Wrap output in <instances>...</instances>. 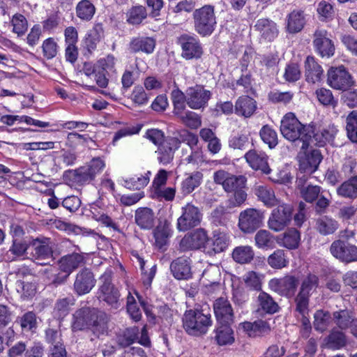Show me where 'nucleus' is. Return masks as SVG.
Here are the masks:
<instances>
[{
	"mask_svg": "<svg viewBox=\"0 0 357 357\" xmlns=\"http://www.w3.org/2000/svg\"><path fill=\"white\" fill-rule=\"evenodd\" d=\"M280 132L282 136L291 142L300 139L303 142L302 148L310 145V139L314 133L311 125H303L292 112L286 114L281 120Z\"/></svg>",
	"mask_w": 357,
	"mask_h": 357,
	"instance_id": "f257e3e1",
	"label": "nucleus"
},
{
	"mask_svg": "<svg viewBox=\"0 0 357 357\" xmlns=\"http://www.w3.org/2000/svg\"><path fill=\"white\" fill-rule=\"evenodd\" d=\"M319 278L317 275L309 273L301 280L298 292L294 298L295 312H306L309 307L310 296L317 292L319 287Z\"/></svg>",
	"mask_w": 357,
	"mask_h": 357,
	"instance_id": "f03ea898",
	"label": "nucleus"
},
{
	"mask_svg": "<svg viewBox=\"0 0 357 357\" xmlns=\"http://www.w3.org/2000/svg\"><path fill=\"white\" fill-rule=\"evenodd\" d=\"M211 324V315L205 314L199 310H188L183 317L184 329L192 335L205 334Z\"/></svg>",
	"mask_w": 357,
	"mask_h": 357,
	"instance_id": "7ed1b4c3",
	"label": "nucleus"
},
{
	"mask_svg": "<svg viewBox=\"0 0 357 357\" xmlns=\"http://www.w3.org/2000/svg\"><path fill=\"white\" fill-rule=\"evenodd\" d=\"M195 30L202 36L212 34L216 26L214 6L205 5L193 12Z\"/></svg>",
	"mask_w": 357,
	"mask_h": 357,
	"instance_id": "20e7f679",
	"label": "nucleus"
},
{
	"mask_svg": "<svg viewBox=\"0 0 357 357\" xmlns=\"http://www.w3.org/2000/svg\"><path fill=\"white\" fill-rule=\"evenodd\" d=\"M54 243L49 238L40 237L33 239L29 243L30 257L40 265H47L53 260Z\"/></svg>",
	"mask_w": 357,
	"mask_h": 357,
	"instance_id": "39448f33",
	"label": "nucleus"
},
{
	"mask_svg": "<svg viewBox=\"0 0 357 357\" xmlns=\"http://www.w3.org/2000/svg\"><path fill=\"white\" fill-rule=\"evenodd\" d=\"M342 169L349 178L337 188L336 193L342 198L356 199L357 198V165L349 162L344 165Z\"/></svg>",
	"mask_w": 357,
	"mask_h": 357,
	"instance_id": "423d86ee",
	"label": "nucleus"
},
{
	"mask_svg": "<svg viewBox=\"0 0 357 357\" xmlns=\"http://www.w3.org/2000/svg\"><path fill=\"white\" fill-rule=\"evenodd\" d=\"M264 219L261 210L248 208L239 213L238 226L245 234H252L261 227Z\"/></svg>",
	"mask_w": 357,
	"mask_h": 357,
	"instance_id": "0eeeda50",
	"label": "nucleus"
},
{
	"mask_svg": "<svg viewBox=\"0 0 357 357\" xmlns=\"http://www.w3.org/2000/svg\"><path fill=\"white\" fill-rule=\"evenodd\" d=\"M100 285L98 289V298L106 302L114 309L119 306V292L112 282V273L105 272L100 278Z\"/></svg>",
	"mask_w": 357,
	"mask_h": 357,
	"instance_id": "6e6552de",
	"label": "nucleus"
},
{
	"mask_svg": "<svg viewBox=\"0 0 357 357\" xmlns=\"http://www.w3.org/2000/svg\"><path fill=\"white\" fill-rule=\"evenodd\" d=\"M327 75V83L334 89L346 91L354 84L352 76L343 66L331 68Z\"/></svg>",
	"mask_w": 357,
	"mask_h": 357,
	"instance_id": "1a4fd4ad",
	"label": "nucleus"
},
{
	"mask_svg": "<svg viewBox=\"0 0 357 357\" xmlns=\"http://www.w3.org/2000/svg\"><path fill=\"white\" fill-rule=\"evenodd\" d=\"M292 216V207L286 204H278L274 208L268 218V227L275 231L283 230L291 222Z\"/></svg>",
	"mask_w": 357,
	"mask_h": 357,
	"instance_id": "9d476101",
	"label": "nucleus"
},
{
	"mask_svg": "<svg viewBox=\"0 0 357 357\" xmlns=\"http://www.w3.org/2000/svg\"><path fill=\"white\" fill-rule=\"evenodd\" d=\"M213 179L215 183L221 185L228 193L245 188L247 182L245 176H236L224 170L215 172Z\"/></svg>",
	"mask_w": 357,
	"mask_h": 357,
	"instance_id": "9b49d317",
	"label": "nucleus"
},
{
	"mask_svg": "<svg viewBox=\"0 0 357 357\" xmlns=\"http://www.w3.org/2000/svg\"><path fill=\"white\" fill-rule=\"evenodd\" d=\"M181 212V215L177 220V228L179 231H185L199 225L202 213L197 207L188 203L182 207Z\"/></svg>",
	"mask_w": 357,
	"mask_h": 357,
	"instance_id": "f8f14e48",
	"label": "nucleus"
},
{
	"mask_svg": "<svg viewBox=\"0 0 357 357\" xmlns=\"http://www.w3.org/2000/svg\"><path fill=\"white\" fill-rule=\"evenodd\" d=\"M298 284V278L294 275H286L281 278H273L268 282V287L272 291L287 298H291L294 296Z\"/></svg>",
	"mask_w": 357,
	"mask_h": 357,
	"instance_id": "ddd939ff",
	"label": "nucleus"
},
{
	"mask_svg": "<svg viewBox=\"0 0 357 357\" xmlns=\"http://www.w3.org/2000/svg\"><path fill=\"white\" fill-rule=\"evenodd\" d=\"M183 58L190 60L199 59L203 54L202 45L199 39L194 35L183 34L178 38Z\"/></svg>",
	"mask_w": 357,
	"mask_h": 357,
	"instance_id": "4468645a",
	"label": "nucleus"
},
{
	"mask_svg": "<svg viewBox=\"0 0 357 357\" xmlns=\"http://www.w3.org/2000/svg\"><path fill=\"white\" fill-rule=\"evenodd\" d=\"M331 255L341 261H357V247L341 240H336L330 247Z\"/></svg>",
	"mask_w": 357,
	"mask_h": 357,
	"instance_id": "2eb2a0df",
	"label": "nucleus"
},
{
	"mask_svg": "<svg viewBox=\"0 0 357 357\" xmlns=\"http://www.w3.org/2000/svg\"><path fill=\"white\" fill-rule=\"evenodd\" d=\"M313 45L317 52L321 57H330L334 54L335 47L331 36L324 29H317L314 33Z\"/></svg>",
	"mask_w": 357,
	"mask_h": 357,
	"instance_id": "dca6fc26",
	"label": "nucleus"
},
{
	"mask_svg": "<svg viewBox=\"0 0 357 357\" xmlns=\"http://www.w3.org/2000/svg\"><path fill=\"white\" fill-rule=\"evenodd\" d=\"M211 96V91L204 89L202 86L190 87L187 89V105L192 109L204 108Z\"/></svg>",
	"mask_w": 357,
	"mask_h": 357,
	"instance_id": "f3484780",
	"label": "nucleus"
},
{
	"mask_svg": "<svg viewBox=\"0 0 357 357\" xmlns=\"http://www.w3.org/2000/svg\"><path fill=\"white\" fill-rule=\"evenodd\" d=\"M181 142L176 137H169L160 144L157 153L158 162L163 165L169 164L174 158L176 150L180 146Z\"/></svg>",
	"mask_w": 357,
	"mask_h": 357,
	"instance_id": "a211bd4d",
	"label": "nucleus"
},
{
	"mask_svg": "<svg viewBox=\"0 0 357 357\" xmlns=\"http://www.w3.org/2000/svg\"><path fill=\"white\" fill-rule=\"evenodd\" d=\"M93 273L88 268L79 271L73 284L74 291L79 296L89 293L96 284Z\"/></svg>",
	"mask_w": 357,
	"mask_h": 357,
	"instance_id": "6ab92c4d",
	"label": "nucleus"
},
{
	"mask_svg": "<svg viewBox=\"0 0 357 357\" xmlns=\"http://www.w3.org/2000/svg\"><path fill=\"white\" fill-rule=\"evenodd\" d=\"M208 240L206 231L203 229H199L184 236L181 241L180 248L183 251L200 249L204 247Z\"/></svg>",
	"mask_w": 357,
	"mask_h": 357,
	"instance_id": "aec40b11",
	"label": "nucleus"
},
{
	"mask_svg": "<svg viewBox=\"0 0 357 357\" xmlns=\"http://www.w3.org/2000/svg\"><path fill=\"white\" fill-rule=\"evenodd\" d=\"M245 159L250 167L255 170H260L265 174H268L271 172L268 163V155L262 151L257 150H250L245 154Z\"/></svg>",
	"mask_w": 357,
	"mask_h": 357,
	"instance_id": "412c9836",
	"label": "nucleus"
},
{
	"mask_svg": "<svg viewBox=\"0 0 357 357\" xmlns=\"http://www.w3.org/2000/svg\"><path fill=\"white\" fill-rule=\"evenodd\" d=\"M213 310L220 324H230L233 322L234 312L229 301L224 298L215 300Z\"/></svg>",
	"mask_w": 357,
	"mask_h": 357,
	"instance_id": "4be33fe9",
	"label": "nucleus"
},
{
	"mask_svg": "<svg viewBox=\"0 0 357 357\" xmlns=\"http://www.w3.org/2000/svg\"><path fill=\"white\" fill-rule=\"evenodd\" d=\"M254 28L263 39L269 42L277 38L279 33L276 23L268 18L257 20Z\"/></svg>",
	"mask_w": 357,
	"mask_h": 357,
	"instance_id": "5701e85b",
	"label": "nucleus"
},
{
	"mask_svg": "<svg viewBox=\"0 0 357 357\" xmlns=\"http://www.w3.org/2000/svg\"><path fill=\"white\" fill-rule=\"evenodd\" d=\"M96 311L89 307H83L77 310L73 314L72 328L74 331L89 329L94 319Z\"/></svg>",
	"mask_w": 357,
	"mask_h": 357,
	"instance_id": "b1692460",
	"label": "nucleus"
},
{
	"mask_svg": "<svg viewBox=\"0 0 357 357\" xmlns=\"http://www.w3.org/2000/svg\"><path fill=\"white\" fill-rule=\"evenodd\" d=\"M84 261L82 255L77 252L66 255L58 261L59 269L63 273L70 275L74 271L81 266Z\"/></svg>",
	"mask_w": 357,
	"mask_h": 357,
	"instance_id": "393cba45",
	"label": "nucleus"
},
{
	"mask_svg": "<svg viewBox=\"0 0 357 357\" xmlns=\"http://www.w3.org/2000/svg\"><path fill=\"white\" fill-rule=\"evenodd\" d=\"M338 131V128L334 124H328L319 131L317 132H314L310 139V144L323 146L327 142L330 143L333 142Z\"/></svg>",
	"mask_w": 357,
	"mask_h": 357,
	"instance_id": "a878e982",
	"label": "nucleus"
},
{
	"mask_svg": "<svg viewBox=\"0 0 357 357\" xmlns=\"http://www.w3.org/2000/svg\"><path fill=\"white\" fill-rule=\"evenodd\" d=\"M174 277L178 280H188L191 278L190 259L187 257H178L170 265Z\"/></svg>",
	"mask_w": 357,
	"mask_h": 357,
	"instance_id": "bb28decb",
	"label": "nucleus"
},
{
	"mask_svg": "<svg viewBox=\"0 0 357 357\" xmlns=\"http://www.w3.org/2000/svg\"><path fill=\"white\" fill-rule=\"evenodd\" d=\"M324 70L312 56H307L305 61V76L309 83L315 84L322 79Z\"/></svg>",
	"mask_w": 357,
	"mask_h": 357,
	"instance_id": "cd10ccee",
	"label": "nucleus"
},
{
	"mask_svg": "<svg viewBox=\"0 0 357 357\" xmlns=\"http://www.w3.org/2000/svg\"><path fill=\"white\" fill-rule=\"evenodd\" d=\"M155 213L149 207L138 208L135 213V221L142 229H151L155 224Z\"/></svg>",
	"mask_w": 357,
	"mask_h": 357,
	"instance_id": "c85d7f7f",
	"label": "nucleus"
},
{
	"mask_svg": "<svg viewBox=\"0 0 357 357\" xmlns=\"http://www.w3.org/2000/svg\"><path fill=\"white\" fill-rule=\"evenodd\" d=\"M257 312L273 314L279 311L280 307L273 297L265 291H261L257 298Z\"/></svg>",
	"mask_w": 357,
	"mask_h": 357,
	"instance_id": "c756f323",
	"label": "nucleus"
},
{
	"mask_svg": "<svg viewBox=\"0 0 357 357\" xmlns=\"http://www.w3.org/2000/svg\"><path fill=\"white\" fill-rule=\"evenodd\" d=\"M155 47V40L151 37L139 36L132 39L130 43V50L133 53L139 52L151 54Z\"/></svg>",
	"mask_w": 357,
	"mask_h": 357,
	"instance_id": "7c9ffc66",
	"label": "nucleus"
},
{
	"mask_svg": "<svg viewBox=\"0 0 357 357\" xmlns=\"http://www.w3.org/2000/svg\"><path fill=\"white\" fill-rule=\"evenodd\" d=\"M256 109V101L248 96L239 97L235 103L236 114L245 118L250 117L255 113Z\"/></svg>",
	"mask_w": 357,
	"mask_h": 357,
	"instance_id": "2f4dec72",
	"label": "nucleus"
},
{
	"mask_svg": "<svg viewBox=\"0 0 357 357\" xmlns=\"http://www.w3.org/2000/svg\"><path fill=\"white\" fill-rule=\"evenodd\" d=\"M305 18L304 13L300 10H294L287 17V31L290 33L300 32L304 27Z\"/></svg>",
	"mask_w": 357,
	"mask_h": 357,
	"instance_id": "473e14b6",
	"label": "nucleus"
},
{
	"mask_svg": "<svg viewBox=\"0 0 357 357\" xmlns=\"http://www.w3.org/2000/svg\"><path fill=\"white\" fill-rule=\"evenodd\" d=\"M301 234L296 229H290L280 235L277 238V243L279 245L284 247L289 250L296 249L300 243Z\"/></svg>",
	"mask_w": 357,
	"mask_h": 357,
	"instance_id": "72a5a7b5",
	"label": "nucleus"
},
{
	"mask_svg": "<svg viewBox=\"0 0 357 357\" xmlns=\"http://www.w3.org/2000/svg\"><path fill=\"white\" fill-rule=\"evenodd\" d=\"M255 255V251L252 246L240 245L233 250L231 257L237 264H248L254 259Z\"/></svg>",
	"mask_w": 357,
	"mask_h": 357,
	"instance_id": "f704fd0d",
	"label": "nucleus"
},
{
	"mask_svg": "<svg viewBox=\"0 0 357 357\" xmlns=\"http://www.w3.org/2000/svg\"><path fill=\"white\" fill-rule=\"evenodd\" d=\"M255 194L259 200L268 207H272L279 204L273 190L267 185H261L256 186L255 188Z\"/></svg>",
	"mask_w": 357,
	"mask_h": 357,
	"instance_id": "c9c22d12",
	"label": "nucleus"
},
{
	"mask_svg": "<svg viewBox=\"0 0 357 357\" xmlns=\"http://www.w3.org/2000/svg\"><path fill=\"white\" fill-rule=\"evenodd\" d=\"M339 227V223L335 219L325 215L316 220V229L321 235L333 234Z\"/></svg>",
	"mask_w": 357,
	"mask_h": 357,
	"instance_id": "e433bc0d",
	"label": "nucleus"
},
{
	"mask_svg": "<svg viewBox=\"0 0 357 357\" xmlns=\"http://www.w3.org/2000/svg\"><path fill=\"white\" fill-rule=\"evenodd\" d=\"M203 179V174L200 172H194L187 174V177L181 183V192L183 195H189L198 188Z\"/></svg>",
	"mask_w": 357,
	"mask_h": 357,
	"instance_id": "4c0bfd02",
	"label": "nucleus"
},
{
	"mask_svg": "<svg viewBox=\"0 0 357 357\" xmlns=\"http://www.w3.org/2000/svg\"><path fill=\"white\" fill-rule=\"evenodd\" d=\"M29 248L30 249L29 244L25 241L13 239L12 245L5 254V259L10 261H14L17 257H22Z\"/></svg>",
	"mask_w": 357,
	"mask_h": 357,
	"instance_id": "58836bf2",
	"label": "nucleus"
},
{
	"mask_svg": "<svg viewBox=\"0 0 357 357\" xmlns=\"http://www.w3.org/2000/svg\"><path fill=\"white\" fill-rule=\"evenodd\" d=\"M151 172L147 171L144 174L135 175L130 178L123 179L124 186L130 190H138L144 188L150 181Z\"/></svg>",
	"mask_w": 357,
	"mask_h": 357,
	"instance_id": "ea45409f",
	"label": "nucleus"
},
{
	"mask_svg": "<svg viewBox=\"0 0 357 357\" xmlns=\"http://www.w3.org/2000/svg\"><path fill=\"white\" fill-rule=\"evenodd\" d=\"M76 15L83 21H90L96 13V7L89 0H82L76 6Z\"/></svg>",
	"mask_w": 357,
	"mask_h": 357,
	"instance_id": "a19ab883",
	"label": "nucleus"
},
{
	"mask_svg": "<svg viewBox=\"0 0 357 357\" xmlns=\"http://www.w3.org/2000/svg\"><path fill=\"white\" fill-rule=\"evenodd\" d=\"M230 236L228 233L220 229L213 231L212 238V249L215 253L225 251L229 243Z\"/></svg>",
	"mask_w": 357,
	"mask_h": 357,
	"instance_id": "79ce46f5",
	"label": "nucleus"
},
{
	"mask_svg": "<svg viewBox=\"0 0 357 357\" xmlns=\"http://www.w3.org/2000/svg\"><path fill=\"white\" fill-rule=\"evenodd\" d=\"M89 330L97 337L107 335L108 326L106 316L104 314H98L95 312L94 319L92 321Z\"/></svg>",
	"mask_w": 357,
	"mask_h": 357,
	"instance_id": "37998d69",
	"label": "nucleus"
},
{
	"mask_svg": "<svg viewBox=\"0 0 357 357\" xmlns=\"http://www.w3.org/2000/svg\"><path fill=\"white\" fill-rule=\"evenodd\" d=\"M297 183L300 190L301 196L305 202L312 203L319 197L321 193L320 186L312 185L305 186L303 184L301 178L298 181Z\"/></svg>",
	"mask_w": 357,
	"mask_h": 357,
	"instance_id": "c03bdc74",
	"label": "nucleus"
},
{
	"mask_svg": "<svg viewBox=\"0 0 357 357\" xmlns=\"http://www.w3.org/2000/svg\"><path fill=\"white\" fill-rule=\"evenodd\" d=\"M264 275L253 271L247 272L243 276V280L245 287L252 291H260L261 289Z\"/></svg>",
	"mask_w": 357,
	"mask_h": 357,
	"instance_id": "a18cd8bd",
	"label": "nucleus"
},
{
	"mask_svg": "<svg viewBox=\"0 0 357 357\" xmlns=\"http://www.w3.org/2000/svg\"><path fill=\"white\" fill-rule=\"evenodd\" d=\"M333 316L335 324L342 330L350 328L355 319L352 312L348 310L334 312Z\"/></svg>",
	"mask_w": 357,
	"mask_h": 357,
	"instance_id": "49530a36",
	"label": "nucleus"
},
{
	"mask_svg": "<svg viewBox=\"0 0 357 357\" xmlns=\"http://www.w3.org/2000/svg\"><path fill=\"white\" fill-rule=\"evenodd\" d=\"M127 22L132 25L140 24L147 17L144 6L138 5L131 7L127 12Z\"/></svg>",
	"mask_w": 357,
	"mask_h": 357,
	"instance_id": "de8ad7c7",
	"label": "nucleus"
},
{
	"mask_svg": "<svg viewBox=\"0 0 357 357\" xmlns=\"http://www.w3.org/2000/svg\"><path fill=\"white\" fill-rule=\"evenodd\" d=\"M326 343L330 349H339L346 345V336L343 332L333 329L326 337Z\"/></svg>",
	"mask_w": 357,
	"mask_h": 357,
	"instance_id": "09e8293b",
	"label": "nucleus"
},
{
	"mask_svg": "<svg viewBox=\"0 0 357 357\" xmlns=\"http://www.w3.org/2000/svg\"><path fill=\"white\" fill-rule=\"evenodd\" d=\"M230 324H220L216 330L215 340L219 345L230 344L234 341Z\"/></svg>",
	"mask_w": 357,
	"mask_h": 357,
	"instance_id": "8fccbe9b",
	"label": "nucleus"
},
{
	"mask_svg": "<svg viewBox=\"0 0 357 357\" xmlns=\"http://www.w3.org/2000/svg\"><path fill=\"white\" fill-rule=\"evenodd\" d=\"M267 262L271 268L281 269L288 265L289 260L284 250L278 249L268 257Z\"/></svg>",
	"mask_w": 357,
	"mask_h": 357,
	"instance_id": "3c124183",
	"label": "nucleus"
},
{
	"mask_svg": "<svg viewBox=\"0 0 357 357\" xmlns=\"http://www.w3.org/2000/svg\"><path fill=\"white\" fill-rule=\"evenodd\" d=\"M315 94L318 101L322 105L333 108L337 105V99L335 98L330 89L320 88L316 90Z\"/></svg>",
	"mask_w": 357,
	"mask_h": 357,
	"instance_id": "603ef678",
	"label": "nucleus"
},
{
	"mask_svg": "<svg viewBox=\"0 0 357 357\" xmlns=\"http://www.w3.org/2000/svg\"><path fill=\"white\" fill-rule=\"evenodd\" d=\"M230 193H231V195L229 196L226 201V206L228 209L241 207L245 203L248 197V194L244 188L231 192Z\"/></svg>",
	"mask_w": 357,
	"mask_h": 357,
	"instance_id": "864d4df0",
	"label": "nucleus"
},
{
	"mask_svg": "<svg viewBox=\"0 0 357 357\" xmlns=\"http://www.w3.org/2000/svg\"><path fill=\"white\" fill-rule=\"evenodd\" d=\"M139 328L136 326L126 328L117 337V342L121 347H127L134 343L138 339Z\"/></svg>",
	"mask_w": 357,
	"mask_h": 357,
	"instance_id": "5fc2aeb1",
	"label": "nucleus"
},
{
	"mask_svg": "<svg viewBox=\"0 0 357 357\" xmlns=\"http://www.w3.org/2000/svg\"><path fill=\"white\" fill-rule=\"evenodd\" d=\"M259 135L262 141L268 144L270 149L274 148L278 143L276 131L268 125L261 128Z\"/></svg>",
	"mask_w": 357,
	"mask_h": 357,
	"instance_id": "6e6d98bb",
	"label": "nucleus"
},
{
	"mask_svg": "<svg viewBox=\"0 0 357 357\" xmlns=\"http://www.w3.org/2000/svg\"><path fill=\"white\" fill-rule=\"evenodd\" d=\"M74 304L75 299L72 296L59 298L54 305V312L59 317H65L69 313L70 307Z\"/></svg>",
	"mask_w": 357,
	"mask_h": 357,
	"instance_id": "4d7b16f0",
	"label": "nucleus"
},
{
	"mask_svg": "<svg viewBox=\"0 0 357 357\" xmlns=\"http://www.w3.org/2000/svg\"><path fill=\"white\" fill-rule=\"evenodd\" d=\"M346 130L349 139L357 143V110L351 112L346 119Z\"/></svg>",
	"mask_w": 357,
	"mask_h": 357,
	"instance_id": "13d9d810",
	"label": "nucleus"
},
{
	"mask_svg": "<svg viewBox=\"0 0 357 357\" xmlns=\"http://www.w3.org/2000/svg\"><path fill=\"white\" fill-rule=\"evenodd\" d=\"M96 68L101 71L106 72L107 75H112L116 73V59L112 54H108L104 58H101L97 61Z\"/></svg>",
	"mask_w": 357,
	"mask_h": 357,
	"instance_id": "bf43d9fd",
	"label": "nucleus"
},
{
	"mask_svg": "<svg viewBox=\"0 0 357 357\" xmlns=\"http://www.w3.org/2000/svg\"><path fill=\"white\" fill-rule=\"evenodd\" d=\"M314 327L316 331L323 332L329 326L331 315L328 312L317 310L314 315Z\"/></svg>",
	"mask_w": 357,
	"mask_h": 357,
	"instance_id": "052dcab7",
	"label": "nucleus"
},
{
	"mask_svg": "<svg viewBox=\"0 0 357 357\" xmlns=\"http://www.w3.org/2000/svg\"><path fill=\"white\" fill-rule=\"evenodd\" d=\"M13 31L18 36H23L28 29V22L26 17L20 13L15 14L11 19Z\"/></svg>",
	"mask_w": 357,
	"mask_h": 357,
	"instance_id": "680f3d73",
	"label": "nucleus"
},
{
	"mask_svg": "<svg viewBox=\"0 0 357 357\" xmlns=\"http://www.w3.org/2000/svg\"><path fill=\"white\" fill-rule=\"evenodd\" d=\"M176 195V188L172 187H163L159 189L152 190L151 197L158 201L172 202Z\"/></svg>",
	"mask_w": 357,
	"mask_h": 357,
	"instance_id": "e2e57ef3",
	"label": "nucleus"
},
{
	"mask_svg": "<svg viewBox=\"0 0 357 357\" xmlns=\"http://www.w3.org/2000/svg\"><path fill=\"white\" fill-rule=\"evenodd\" d=\"M15 289L24 299L33 296L36 293V286L34 284L22 280H17L16 282Z\"/></svg>",
	"mask_w": 357,
	"mask_h": 357,
	"instance_id": "0e129e2a",
	"label": "nucleus"
},
{
	"mask_svg": "<svg viewBox=\"0 0 357 357\" xmlns=\"http://www.w3.org/2000/svg\"><path fill=\"white\" fill-rule=\"evenodd\" d=\"M182 123L186 126L196 129L199 128L202 124L200 116L194 112L185 111V114L178 118Z\"/></svg>",
	"mask_w": 357,
	"mask_h": 357,
	"instance_id": "69168bd1",
	"label": "nucleus"
},
{
	"mask_svg": "<svg viewBox=\"0 0 357 357\" xmlns=\"http://www.w3.org/2000/svg\"><path fill=\"white\" fill-rule=\"evenodd\" d=\"M70 174L73 180L80 185L89 183L93 180L86 167H81L75 169L70 172Z\"/></svg>",
	"mask_w": 357,
	"mask_h": 357,
	"instance_id": "338daca9",
	"label": "nucleus"
},
{
	"mask_svg": "<svg viewBox=\"0 0 357 357\" xmlns=\"http://www.w3.org/2000/svg\"><path fill=\"white\" fill-rule=\"evenodd\" d=\"M91 141L89 135H80L76 132H69L67 135V144L71 147L84 146Z\"/></svg>",
	"mask_w": 357,
	"mask_h": 357,
	"instance_id": "774afa93",
	"label": "nucleus"
}]
</instances>
